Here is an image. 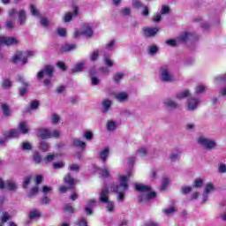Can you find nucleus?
<instances>
[{
    "mask_svg": "<svg viewBox=\"0 0 226 226\" xmlns=\"http://www.w3.org/2000/svg\"><path fill=\"white\" fill-rule=\"evenodd\" d=\"M130 173L127 176L119 177V184H113L110 187L113 193H117V200L118 202H124V195L126 194V190H128V179H130Z\"/></svg>",
    "mask_w": 226,
    "mask_h": 226,
    "instance_id": "nucleus-1",
    "label": "nucleus"
},
{
    "mask_svg": "<svg viewBox=\"0 0 226 226\" xmlns=\"http://www.w3.org/2000/svg\"><path fill=\"white\" fill-rule=\"evenodd\" d=\"M159 77L162 82L170 83L175 80L174 74L169 65H162L159 68Z\"/></svg>",
    "mask_w": 226,
    "mask_h": 226,
    "instance_id": "nucleus-2",
    "label": "nucleus"
},
{
    "mask_svg": "<svg viewBox=\"0 0 226 226\" xmlns=\"http://www.w3.org/2000/svg\"><path fill=\"white\" fill-rule=\"evenodd\" d=\"M197 144L201 146V147H203V149L206 151H213V149L216 147V141L204 136H200L197 138Z\"/></svg>",
    "mask_w": 226,
    "mask_h": 226,
    "instance_id": "nucleus-3",
    "label": "nucleus"
},
{
    "mask_svg": "<svg viewBox=\"0 0 226 226\" xmlns=\"http://www.w3.org/2000/svg\"><path fill=\"white\" fill-rule=\"evenodd\" d=\"M28 57H34V51L28 50L24 54L22 51H17L16 54L12 56V62L19 63L20 61L21 64H26Z\"/></svg>",
    "mask_w": 226,
    "mask_h": 226,
    "instance_id": "nucleus-4",
    "label": "nucleus"
},
{
    "mask_svg": "<svg viewBox=\"0 0 226 226\" xmlns=\"http://www.w3.org/2000/svg\"><path fill=\"white\" fill-rule=\"evenodd\" d=\"M93 26L90 24L85 23L81 26V31L76 30L74 32V38H79V36H86V38H93Z\"/></svg>",
    "mask_w": 226,
    "mask_h": 226,
    "instance_id": "nucleus-5",
    "label": "nucleus"
},
{
    "mask_svg": "<svg viewBox=\"0 0 226 226\" xmlns=\"http://www.w3.org/2000/svg\"><path fill=\"white\" fill-rule=\"evenodd\" d=\"M49 77V78H52L54 77V67L52 65H45L41 71H40L38 73H37V78L39 79H43L44 77Z\"/></svg>",
    "mask_w": 226,
    "mask_h": 226,
    "instance_id": "nucleus-6",
    "label": "nucleus"
},
{
    "mask_svg": "<svg viewBox=\"0 0 226 226\" xmlns=\"http://www.w3.org/2000/svg\"><path fill=\"white\" fill-rule=\"evenodd\" d=\"M179 40L180 41H197L199 36L195 32H185L180 35Z\"/></svg>",
    "mask_w": 226,
    "mask_h": 226,
    "instance_id": "nucleus-7",
    "label": "nucleus"
},
{
    "mask_svg": "<svg viewBox=\"0 0 226 226\" xmlns=\"http://www.w3.org/2000/svg\"><path fill=\"white\" fill-rule=\"evenodd\" d=\"M20 41L16 37H0V45H6L10 47L11 45H19Z\"/></svg>",
    "mask_w": 226,
    "mask_h": 226,
    "instance_id": "nucleus-8",
    "label": "nucleus"
},
{
    "mask_svg": "<svg viewBox=\"0 0 226 226\" xmlns=\"http://www.w3.org/2000/svg\"><path fill=\"white\" fill-rule=\"evenodd\" d=\"M200 105V100L198 98L190 97L187 100V110H190L191 112H193V110H196L197 107Z\"/></svg>",
    "mask_w": 226,
    "mask_h": 226,
    "instance_id": "nucleus-9",
    "label": "nucleus"
},
{
    "mask_svg": "<svg viewBox=\"0 0 226 226\" xmlns=\"http://www.w3.org/2000/svg\"><path fill=\"white\" fill-rule=\"evenodd\" d=\"M110 192L109 191V188L104 187L101 190L100 193H99V202H101V204H104L105 202H109V195Z\"/></svg>",
    "mask_w": 226,
    "mask_h": 226,
    "instance_id": "nucleus-10",
    "label": "nucleus"
},
{
    "mask_svg": "<svg viewBox=\"0 0 226 226\" xmlns=\"http://www.w3.org/2000/svg\"><path fill=\"white\" fill-rule=\"evenodd\" d=\"M156 197V192H147L146 194L141 193L138 196V200L139 202H147V200H151V199H154Z\"/></svg>",
    "mask_w": 226,
    "mask_h": 226,
    "instance_id": "nucleus-11",
    "label": "nucleus"
},
{
    "mask_svg": "<svg viewBox=\"0 0 226 226\" xmlns=\"http://www.w3.org/2000/svg\"><path fill=\"white\" fill-rule=\"evenodd\" d=\"M4 137H5V140L10 139H19V137H20V132L18 129H11L4 133Z\"/></svg>",
    "mask_w": 226,
    "mask_h": 226,
    "instance_id": "nucleus-12",
    "label": "nucleus"
},
{
    "mask_svg": "<svg viewBox=\"0 0 226 226\" xmlns=\"http://www.w3.org/2000/svg\"><path fill=\"white\" fill-rule=\"evenodd\" d=\"M26 22H27V12L22 9L18 12V24L19 26H26Z\"/></svg>",
    "mask_w": 226,
    "mask_h": 226,
    "instance_id": "nucleus-13",
    "label": "nucleus"
},
{
    "mask_svg": "<svg viewBox=\"0 0 226 226\" xmlns=\"http://www.w3.org/2000/svg\"><path fill=\"white\" fill-rule=\"evenodd\" d=\"M115 98L117 102H119L120 103H124L130 100V95L126 92H119L115 94Z\"/></svg>",
    "mask_w": 226,
    "mask_h": 226,
    "instance_id": "nucleus-14",
    "label": "nucleus"
},
{
    "mask_svg": "<svg viewBox=\"0 0 226 226\" xmlns=\"http://www.w3.org/2000/svg\"><path fill=\"white\" fill-rule=\"evenodd\" d=\"M18 80L23 85V87L19 88V96H26V94H27V86H29V83H27L22 76H19Z\"/></svg>",
    "mask_w": 226,
    "mask_h": 226,
    "instance_id": "nucleus-15",
    "label": "nucleus"
},
{
    "mask_svg": "<svg viewBox=\"0 0 226 226\" xmlns=\"http://www.w3.org/2000/svg\"><path fill=\"white\" fill-rule=\"evenodd\" d=\"M37 137L45 140L46 139H50V130L47 128H40L37 132Z\"/></svg>",
    "mask_w": 226,
    "mask_h": 226,
    "instance_id": "nucleus-16",
    "label": "nucleus"
},
{
    "mask_svg": "<svg viewBox=\"0 0 226 226\" xmlns=\"http://www.w3.org/2000/svg\"><path fill=\"white\" fill-rule=\"evenodd\" d=\"M135 190L146 195L147 193H149V192H151V186L146 185L144 184H135Z\"/></svg>",
    "mask_w": 226,
    "mask_h": 226,
    "instance_id": "nucleus-17",
    "label": "nucleus"
},
{
    "mask_svg": "<svg viewBox=\"0 0 226 226\" xmlns=\"http://www.w3.org/2000/svg\"><path fill=\"white\" fill-rule=\"evenodd\" d=\"M158 27H153V28H145L143 29V34L146 38H152L153 36H156L158 34Z\"/></svg>",
    "mask_w": 226,
    "mask_h": 226,
    "instance_id": "nucleus-18",
    "label": "nucleus"
},
{
    "mask_svg": "<svg viewBox=\"0 0 226 226\" xmlns=\"http://www.w3.org/2000/svg\"><path fill=\"white\" fill-rule=\"evenodd\" d=\"M163 105L166 109H169V110H176V109H177V102L172 99H166Z\"/></svg>",
    "mask_w": 226,
    "mask_h": 226,
    "instance_id": "nucleus-19",
    "label": "nucleus"
},
{
    "mask_svg": "<svg viewBox=\"0 0 226 226\" xmlns=\"http://www.w3.org/2000/svg\"><path fill=\"white\" fill-rule=\"evenodd\" d=\"M75 49H77V45L76 44H63L61 46L60 51L64 54V53H68V52H72V50H75Z\"/></svg>",
    "mask_w": 226,
    "mask_h": 226,
    "instance_id": "nucleus-20",
    "label": "nucleus"
},
{
    "mask_svg": "<svg viewBox=\"0 0 226 226\" xmlns=\"http://www.w3.org/2000/svg\"><path fill=\"white\" fill-rule=\"evenodd\" d=\"M64 182L67 186H69V188H75V178H73L71 174H67L64 177Z\"/></svg>",
    "mask_w": 226,
    "mask_h": 226,
    "instance_id": "nucleus-21",
    "label": "nucleus"
},
{
    "mask_svg": "<svg viewBox=\"0 0 226 226\" xmlns=\"http://www.w3.org/2000/svg\"><path fill=\"white\" fill-rule=\"evenodd\" d=\"M86 68V62H79L74 65L72 69V73H80V72H84Z\"/></svg>",
    "mask_w": 226,
    "mask_h": 226,
    "instance_id": "nucleus-22",
    "label": "nucleus"
},
{
    "mask_svg": "<svg viewBox=\"0 0 226 226\" xmlns=\"http://www.w3.org/2000/svg\"><path fill=\"white\" fill-rule=\"evenodd\" d=\"M79 14V9L77 7H74L73 12H67L64 17V22H72V19L73 17H77Z\"/></svg>",
    "mask_w": 226,
    "mask_h": 226,
    "instance_id": "nucleus-23",
    "label": "nucleus"
},
{
    "mask_svg": "<svg viewBox=\"0 0 226 226\" xmlns=\"http://www.w3.org/2000/svg\"><path fill=\"white\" fill-rule=\"evenodd\" d=\"M110 107H112V101L109 99H105L102 101V114H107L108 111L110 110Z\"/></svg>",
    "mask_w": 226,
    "mask_h": 226,
    "instance_id": "nucleus-24",
    "label": "nucleus"
},
{
    "mask_svg": "<svg viewBox=\"0 0 226 226\" xmlns=\"http://www.w3.org/2000/svg\"><path fill=\"white\" fill-rule=\"evenodd\" d=\"M18 128L20 133H23V135H26V133H29V125H27V122H20Z\"/></svg>",
    "mask_w": 226,
    "mask_h": 226,
    "instance_id": "nucleus-25",
    "label": "nucleus"
},
{
    "mask_svg": "<svg viewBox=\"0 0 226 226\" xmlns=\"http://www.w3.org/2000/svg\"><path fill=\"white\" fill-rule=\"evenodd\" d=\"M72 146L74 147H78L79 149L83 150L85 147H87V145L86 144V142H84V141H82L79 139H72Z\"/></svg>",
    "mask_w": 226,
    "mask_h": 226,
    "instance_id": "nucleus-26",
    "label": "nucleus"
},
{
    "mask_svg": "<svg viewBox=\"0 0 226 226\" xmlns=\"http://www.w3.org/2000/svg\"><path fill=\"white\" fill-rule=\"evenodd\" d=\"M190 94H192L190 90H183L176 94V98L177 100H185V98H188Z\"/></svg>",
    "mask_w": 226,
    "mask_h": 226,
    "instance_id": "nucleus-27",
    "label": "nucleus"
},
{
    "mask_svg": "<svg viewBox=\"0 0 226 226\" xmlns=\"http://www.w3.org/2000/svg\"><path fill=\"white\" fill-rule=\"evenodd\" d=\"M41 216V212L38 209H34L30 211L29 213V218L30 220H34L35 218H40Z\"/></svg>",
    "mask_w": 226,
    "mask_h": 226,
    "instance_id": "nucleus-28",
    "label": "nucleus"
},
{
    "mask_svg": "<svg viewBox=\"0 0 226 226\" xmlns=\"http://www.w3.org/2000/svg\"><path fill=\"white\" fill-rule=\"evenodd\" d=\"M109 147H106L104 150L100 152V158L102 162H107V158H109Z\"/></svg>",
    "mask_w": 226,
    "mask_h": 226,
    "instance_id": "nucleus-29",
    "label": "nucleus"
},
{
    "mask_svg": "<svg viewBox=\"0 0 226 226\" xmlns=\"http://www.w3.org/2000/svg\"><path fill=\"white\" fill-rule=\"evenodd\" d=\"M5 187L9 188L11 192H14V190H17V183L11 180H7L5 182Z\"/></svg>",
    "mask_w": 226,
    "mask_h": 226,
    "instance_id": "nucleus-30",
    "label": "nucleus"
},
{
    "mask_svg": "<svg viewBox=\"0 0 226 226\" xmlns=\"http://www.w3.org/2000/svg\"><path fill=\"white\" fill-rule=\"evenodd\" d=\"M30 13L33 15V17L41 18V14L40 13V11L36 9V6H34V4H30Z\"/></svg>",
    "mask_w": 226,
    "mask_h": 226,
    "instance_id": "nucleus-31",
    "label": "nucleus"
},
{
    "mask_svg": "<svg viewBox=\"0 0 226 226\" xmlns=\"http://www.w3.org/2000/svg\"><path fill=\"white\" fill-rule=\"evenodd\" d=\"M49 147H50V145H49V142L45 140L41 141L40 147H39V149H41V151H43V153H47Z\"/></svg>",
    "mask_w": 226,
    "mask_h": 226,
    "instance_id": "nucleus-32",
    "label": "nucleus"
},
{
    "mask_svg": "<svg viewBox=\"0 0 226 226\" xmlns=\"http://www.w3.org/2000/svg\"><path fill=\"white\" fill-rule=\"evenodd\" d=\"M192 186L193 188H198V189L202 188V186H204V180H202V178L200 177L196 178L193 182Z\"/></svg>",
    "mask_w": 226,
    "mask_h": 226,
    "instance_id": "nucleus-33",
    "label": "nucleus"
},
{
    "mask_svg": "<svg viewBox=\"0 0 226 226\" xmlns=\"http://www.w3.org/2000/svg\"><path fill=\"white\" fill-rule=\"evenodd\" d=\"M214 81L215 84H222V82H226V73L215 77Z\"/></svg>",
    "mask_w": 226,
    "mask_h": 226,
    "instance_id": "nucleus-34",
    "label": "nucleus"
},
{
    "mask_svg": "<svg viewBox=\"0 0 226 226\" xmlns=\"http://www.w3.org/2000/svg\"><path fill=\"white\" fill-rule=\"evenodd\" d=\"M120 15L122 17H130L132 15V9L130 7H125L120 11Z\"/></svg>",
    "mask_w": 226,
    "mask_h": 226,
    "instance_id": "nucleus-35",
    "label": "nucleus"
},
{
    "mask_svg": "<svg viewBox=\"0 0 226 226\" xmlns=\"http://www.w3.org/2000/svg\"><path fill=\"white\" fill-rule=\"evenodd\" d=\"M108 132H116V122L109 121L106 124Z\"/></svg>",
    "mask_w": 226,
    "mask_h": 226,
    "instance_id": "nucleus-36",
    "label": "nucleus"
},
{
    "mask_svg": "<svg viewBox=\"0 0 226 226\" xmlns=\"http://www.w3.org/2000/svg\"><path fill=\"white\" fill-rule=\"evenodd\" d=\"M2 110L4 113V116H5L6 117H9L10 116V106H8V104L6 103H3L2 104Z\"/></svg>",
    "mask_w": 226,
    "mask_h": 226,
    "instance_id": "nucleus-37",
    "label": "nucleus"
},
{
    "mask_svg": "<svg viewBox=\"0 0 226 226\" xmlns=\"http://www.w3.org/2000/svg\"><path fill=\"white\" fill-rule=\"evenodd\" d=\"M54 158H56L55 154H49L44 159H42V162H44V163H51V162H54Z\"/></svg>",
    "mask_w": 226,
    "mask_h": 226,
    "instance_id": "nucleus-38",
    "label": "nucleus"
},
{
    "mask_svg": "<svg viewBox=\"0 0 226 226\" xmlns=\"http://www.w3.org/2000/svg\"><path fill=\"white\" fill-rule=\"evenodd\" d=\"M61 137V132L59 130L49 131V139H59Z\"/></svg>",
    "mask_w": 226,
    "mask_h": 226,
    "instance_id": "nucleus-39",
    "label": "nucleus"
},
{
    "mask_svg": "<svg viewBox=\"0 0 226 226\" xmlns=\"http://www.w3.org/2000/svg\"><path fill=\"white\" fill-rule=\"evenodd\" d=\"M148 54L150 56H156L158 54V47L156 45H152L148 48Z\"/></svg>",
    "mask_w": 226,
    "mask_h": 226,
    "instance_id": "nucleus-40",
    "label": "nucleus"
},
{
    "mask_svg": "<svg viewBox=\"0 0 226 226\" xmlns=\"http://www.w3.org/2000/svg\"><path fill=\"white\" fill-rule=\"evenodd\" d=\"M38 192H39L38 186H34L30 190V192L27 194V197H29V199H33L34 195L38 194Z\"/></svg>",
    "mask_w": 226,
    "mask_h": 226,
    "instance_id": "nucleus-41",
    "label": "nucleus"
},
{
    "mask_svg": "<svg viewBox=\"0 0 226 226\" xmlns=\"http://www.w3.org/2000/svg\"><path fill=\"white\" fill-rule=\"evenodd\" d=\"M21 149H23V151H31V149H33V146L31 143L25 141L21 144Z\"/></svg>",
    "mask_w": 226,
    "mask_h": 226,
    "instance_id": "nucleus-42",
    "label": "nucleus"
},
{
    "mask_svg": "<svg viewBox=\"0 0 226 226\" xmlns=\"http://www.w3.org/2000/svg\"><path fill=\"white\" fill-rule=\"evenodd\" d=\"M180 154H181V152L171 153L170 155V162H177V160H179Z\"/></svg>",
    "mask_w": 226,
    "mask_h": 226,
    "instance_id": "nucleus-43",
    "label": "nucleus"
},
{
    "mask_svg": "<svg viewBox=\"0 0 226 226\" xmlns=\"http://www.w3.org/2000/svg\"><path fill=\"white\" fill-rule=\"evenodd\" d=\"M124 77V73L123 72H117L114 75L113 79L117 84H119L121 82V79Z\"/></svg>",
    "mask_w": 226,
    "mask_h": 226,
    "instance_id": "nucleus-44",
    "label": "nucleus"
},
{
    "mask_svg": "<svg viewBox=\"0 0 226 226\" xmlns=\"http://www.w3.org/2000/svg\"><path fill=\"white\" fill-rule=\"evenodd\" d=\"M106 204V209L109 213H114V202L109 200L108 202H104Z\"/></svg>",
    "mask_w": 226,
    "mask_h": 226,
    "instance_id": "nucleus-45",
    "label": "nucleus"
},
{
    "mask_svg": "<svg viewBox=\"0 0 226 226\" xmlns=\"http://www.w3.org/2000/svg\"><path fill=\"white\" fill-rule=\"evenodd\" d=\"M32 179H33V177H31V176H27L24 178V181H23V188L24 189H26V188H27V186H29Z\"/></svg>",
    "mask_w": 226,
    "mask_h": 226,
    "instance_id": "nucleus-46",
    "label": "nucleus"
},
{
    "mask_svg": "<svg viewBox=\"0 0 226 226\" xmlns=\"http://www.w3.org/2000/svg\"><path fill=\"white\" fill-rule=\"evenodd\" d=\"M59 121H61V118L59 117V115L54 113L51 116V123H52V124H58Z\"/></svg>",
    "mask_w": 226,
    "mask_h": 226,
    "instance_id": "nucleus-47",
    "label": "nucleus"
},
{
    "mask_svg": "<svg viewBox=\"0 0 226 226\" xmlns=\"http://www.w3.org/2000/svg\"><path fill=\"white\" fill-rule=\"evenodd\" d=\"M192 190V186H182L180 192L183 195H188V193H190Z\"/></svg>",
    "mask_w": 226,
    "mask_h": 226,
    "instance_id": "nucleus-48",
    "label": "nucleus"
},
{
    "mask_svg": "<svg viewBox=\"0 0 226 226\" xmlns=\"http://www.w3.org/2000/svg\"><path fill=\"white\" fill-rule=\"evenodd\" d=\"M38 107H40V102H38V101H33L30 103V109H27V112H29V110H34L38 109Z\"/></svg>",
    "mask_w": 226,
    "mask_h": 226,
    "instance_id": "nucleus-49",
    "label": "nucleus"
},
{
    "mask_svg": "<svg viewBox=\"0 0 226 226\" xmlns=\"http://www.w3.org/2000/svg\"><path fill=\"white\" fill-rule=\"evenodd\" d=\"M69 170L72 172H79L80 170V165L74 163L69 166Z\"/></svg>",
    "mask_w": 226,
    "mask_h": 226,
    "instance_id": "nucleus-50",
    "label": "nucleus"
},
{
    "mask_svg": "<svg viewBox=\"0 0 226 226\" xmlns=\"http://www.w3.org/2000/svg\"><path fill=\"white\" fill-rule=\"evenodd\" d=\"M34 162L35 163H41V162H43V161L41 160V155L38 152H35V153L34 154Z\"/></svg>",
    "mask_w": 226,
    "mask_h": 226,
    "instance_id": "nucleus-51",
    "label": "nucleus"
},
{
    "mask_svg": "<svg viewBox=\"0 0 226 226\" xmlns=\"http://www.w3.org/2000/svg\"><path fill=\"white\" fill-rule=\"evenodd\" d=\"M76 226H87V220L86 218H80L75 223Z\"/></svg>",
    "mask_w": 226,
    "mask_h": 226,
    "instance_id": "nucleus-52",
    "label": "nucleus"
},
{
    "mask_svg": "<svg viewBox=\"0 0 226 226\" xmlns=\"http://www.w3.org/2000/svg\"><path fill=\"white\" fill-rule=\"evenodd\" d=\"M101 176L102 177H110V172L109 171V169L103 168L101 170Z\"/></svg>",
    "mask_w": 226,
    "mask_h": 226,
    "instance_id": "nucleus-53",
    "label": "nucleus"
},
{
    "mask_svg": "<svg viewBox=\"0 0 226 226\" xmlns=\"http://www.w3.org/2000/svg\"><path fill=\"white\" fill-rule=\"evenodd\" d=\"M173 213H176V207H174V206H171L163 210L164 215H172Z\"/></svg>",
    "mask_w": 226,
    "mask_h": 226,
    "instance_id": "nucleus-54",
    "label": "nucleus"
},
{
    "mask_svg": "<svg viewBox=\"0 0 226 226\" xmlns=\"http://www.w3.org/2000/svg\"><path fill=\"white\" fill-rule=\"evenodd\" d=\"M92 86H100V79L96 76L90 77Z\"/></svg>",
    "mask_w": 226,
    "mask_h": 226,
    "instance_id": "nucleus-55",
    "label": "nucleus"
},
{
    "mask_svg": "<svg viewBox=\"0 0 226 226\" xmlns=\"http://www.w3.org/2000/svg\"><path fill=\"white\" fill-rule=\"evenodd\" d=\"M215 190V185L212 183H209L205 187L204 193H209L210 192H213Z\"/></svg>",
    "mask_w": 226,
    "mask_h": 226,
    "instance_id": "nucleus-56",
    "label": "nucleus"
},
{
    "mask_svg": "<svg viewBox=\"0 0 226 226\" xmlns=\"http://www.w3.org/2000/svg\"><path fill=\"white\" fill-rule=\"evenodd\" d=\"M103 61L104 64H106V66H109V68H112V66H114V62L109 59V57L104 56Z\"/></svg>",
    "mask_w": 226,
    "mask_h": 226,
    "instance_id": "nucleus-57",
    "label": "nucleus"
},
{
    "mask_svg": "<svg viewBox=\"0 0 226 226\" xmlns=\"http://www.w3.org/2000/svg\"><path fill=\"white\" fill-rule=\"evenodd\" d=\"M168 186H169V178H163L162 184L161 186V190L163 192V191L167 190Z\"/></svg>",
    "mask_w": 226,
    "mask_h": 226,
    "instance_id": "nucleus-58",
    "label": "nucleus"
},
{
    "mask_svg": "<svg viewBox=\"0 0 226 226\" xmlns=\"http://www.w3.org/2000/svg\"><path fill=\"white\" fill-rule=\"evenodd\" d=\"M2 87H4V89H10V87H11V81H10V79H4L3 81Z\"/></svg>",
    "mask_w": 226,
    "mask_h": 226,
    "instance_id": "nucleus-59",
    "label": "nucleus"
},
{
    "mask_svg": "<svg viewBox=\"0 0 226 226\" xmlns=\"http://www.w3.org/2000/svg\"><path fill=\"white\" fill-rule=\"evenodd\" d=\"M137 154H139V156H146V154H147V148L143 147L138 149Z\"/></svg>",
    "mask_w": 226,
    "mask_h": 226,
    "instance_id": "nucleus-60",
    "label": "nucleus"
},
{
    "mask_svg": "<svg viewBox=\"0 0 226 226\" xmlns=\"http://www.w3.org/2000/svg\"><path fill=\"white\" fill-rule=\"evenodd\" d=\"M6 29H13L15 27V21L12 20H7L5 23Z\"/></svg>",
    "mask_w": 226,
    "mask_h": 226,
    "instance_id": "nucleus-61",
    "label": "nucleus"
},
{
    "mask_svg": "<svg viewBox=\"0 0 226 226\" xmlns=\"http://www.w3.org/2000/svg\"><path fill=\"white\" fill-rule=\"evenodd\" d=\"M1 220H2V224L6 223V222L10 220V215L8 214V212H5L3 214Z\"/></svg>",
    "mask_w": 226,
    "mask_h": 226,
    "instance_id": "nucleus-62",
    "label": "nucleus"
},
{
    "mask_svg": "<svg viewBox=\"0 0 226 226\" xmlns=\"http://www.w3.org/2000/svg\"><path fill=\"white\" fill-rule=\"evenodd\" d=\"M116 45V41H110L109 42H108L106 44V49L107 50H114V46Z\"/></svg>",
    "mask_w": 226,
    "mask_h": 226,
    "instance_id": "nucleus-63",
    "label": "nucleus"
},
{
    "mask_svg": "<svg viewBox=\"0 0 226 226\" xmlns=\"http://www.w3.org/2000/svg\"><path fill=\"white\" fill-rule=\"evenodd\" d=\"M57 34H58L62 38H65V36H66V30H65V28H58V29H57Z\"/></svg>",
    "mask_w": 226,
    "mask_h": 226,
    "instance_id": "nucleus-64",
    "label": "nucleus"
}]
</instances>
